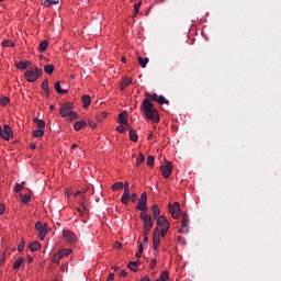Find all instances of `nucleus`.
<instances>
[{
	"instance_id": "f257e3e1",
	"label": "nucleus",
	"mask_w": 281,
	"mask_h": 281,
	"mask_svg": "<svg viewBox=\"0 0 281 281\" xmlns=\"http://www.w3.org/2000/svg\"><path fill=\"white\" fill-rule=\"evenodd\" d=\"M145 99L140 106V111H143L144 115H146L147 120H151L153 122H159V112L155 109L153 102H158L159 95L157 93L150 94L148 92L145 93ZM153 100V102H150Z\"/></svg>"
},
{
	"instance_id": "f03ea898",
	"label": "nucleus",
	"mask_w": 281,
	"mask_h": 281,
	"mask_svg": "<svg viewBox=\"0 0 281 281\" xmlns=\"http://www.w3.org/2000/svg\"><path fill=\"white\" fill-rule=\"evenodd\" d=\"M43 76V69L35 67L34 70H26L24 72V78H26V80L29 82H36L38 78H41Z\"/></svg>"
},
{
	"instance_id": "7ed1b4c3",
	"label": "nucleus",
	"mask_w": 281,
	"mask_h": 281,
	"mask_svg": "<svg viewBox=\"0 0 281 281\" xmlns=\"http://www.w3.org/2000/svg\"><path fill=\"white\" fill-rule=\"evenodd\" d=\"M139 216L144 222V225H143L144 234H148L150 229H153V226L155 225V222H153V216L146 214L145 212L140 213Z\"/></svg>"
},
{
	"instance_id": "20e7f679",
	"label": "nucleus",
	"mask_w": 281,
	"mask_h": 281,
	"mask_svg": "<svg viewBox=\"0 0 281 281\" xmlns=\"http://www.w3.org/2000/svg\"><path fill=\"white\" fill-rule=\"evenodd\" d=\"M148 194L146 192H143L140 194V198L138 200V203L136 205V210H139L140 212H146L148 210Z\"/></svg>"
},
{
	"instance_id": "39448f33",
	"label": "nucleus",
	"mask_w": 281,
	"mask_h": 281,
	"mask_svg": "<svg viewBox=\"0 0 281 281\" xmlns=\"http://www.w3.org/2000/svg\"><path fill=\"white\" fill-rule=\"evenodd\" d=\"M74 111V103L66 102L59 109V115L63 117H68L69 114Z\"/></svg>"
},
{
	"instance_id": "423d86ee",
	"label": "nucleus",
	"mask_w": 281,
	"mask_h": 281,
	"mask_svg": "<svg viewBox=\"0 0 281 281\" xmlns=\"http://www.w3.org/2000/svg\"><path fill=\"white\" fill-rule=\"evenodd\" d=\"M169 212L172 218H179L181 216V204L179 202H175L173 205L169 203Z\"/></svg>"
},
{
	"instance_id": "0eeeda50",
	"label": "nucleus",
	"mask_w": 281,
	"mask_h": 281,
	"mask_svg": "<svg viewBox=\"0 0 281 281\" xmlns=\"http://www.w3.org/2000/svg\"><path fill=\"white\" fill-rule=\"evenodd\" d=\"M160 172L165 179L170 178V175H172V162L166 161L165 165L160 167Z\"/></svg>"
},
{
	"instance_id": "6e6552de",
	"label": "nucleus",
	"mask_w": 281,
	"mask_h": 281,
	"mask_svg": "<svg viewBox=\"0 0 281 281\" xmlns=\"http://www.w3.org/2000/svg\"><path fill=\"white\" fill-rule=\"evenodd\" d=\"M35 229L38 232L40 240H45V236H47V226H44L42 222H36Z\"/></svg>"
},
{
	"instance_id": "1a4fd4ad",
	"label": "nucleus",
	"mask_w": 281,
	"mask_h": 281,
	"mask_svg": "<svg viewBox=\"0 0 281 281\" xmlns=\"http://www.w3.org/2000/svg\"><path fill=\"white\" fill-rule=\"evenodd\" d=\"M188 225H189L188 213H183L179 234H188V232H190V229L188 228Z\"/></svg>"
},
{
	"instance_id": "9d476101",
	"label": "nucleus",
	"mask_w": 281,
	"mask_h": 281,
	"mask_svg": "<svg viewBox=\"0 0 281 281\" xmlns=\"http://www.w3.org/2000/svg\"><path fill=\"white\" fill-rule=\"evenodd\" d=\"M156 225H157L158 227L164 228V229H170V222H168V220H167L166 216H164V215H160V216L157 218Z\"/></svg>"
},
{
	"instance_id": "9b49d317",
	"label": "nucleus",
	"mask_w": 281,
	"mask_h": 281,
	"mask_svg": "<svg viewBox=\"0 0 281 281\" xmlns=\"http://www.w3.org/2000/svg\"><path fill=\"white\" fill-rule=\"evenodd\" d=\"M63 236L66 238L67 243H76L78 240L76 234L70 231H63Z\"/></svg>"
},
{
	"instance_id": "f8f14e48",
	"label": "nucleus",
	"mask_w": 281,
	"mask_h": 281,
	"mask_svg": "<svg viewBox=\"0 0 281 281\" xmlns=\"http://www.w3.org/2000/svg\"><path fill=\"white\" fill-rule=\"evenodd\" d=\"M128 201H131V188L126 187L121 196V203H123V205H128Z\"/></svg>"
},
{
	"instance_id": "ddd939ff",
	"label": "nucleus",
	"mask_w": 281,
	"mask_h": 281,
	"mask_svg": "<svg viewBox=\"0 0 281 281\" xmlns=\"http://www.w3.org/2000/svg\"><path fill=\"white\" fill-rule=\"evenodd\" d=\"M10 137H12V127H10V125H4L2 130V139L10 142Z\"/></svg>"
},
{
	"instance_id": "4468645a",
	"label": "nucleus",
	"mask_w": 281,
	"mask_h": 281,
	"mask_svg": "<svg viewBox=\"0 0 281 281\" xmlns=\"http://www.w3.org/2000/svg\"><path fill=\"white\" fill-rule=\"evenodd\" d=\"M117 122L122 125V124H125L127 125L128 124V113H126V111H122L119 116H117Z\"/></svg>"
},
{
	"instance_id": "2eb2a0df",
	"label": "nucleus",
	"mask_w": 281,
	"mask_h": 281,
	"mask_svg": "<svg viewBox=\"0 0 281 281\" xmlns=\"http://www.w3.org/2000/svg\"><path fill=\"white\" fill-rule=\"evenodd\" d=\"M151 212H153V218L154 220H158L159 216H161V215H159V214H161V210L159 209V205H157V204H154L151 206Z\"/></svg>"
},
{
	"instance_id": "dca6fc26",
	"label": "nucleus",
	"mask_w": 281,
	"mask_h": 281,
	"mask_svg": "<svg viewBox=\"0 0 281 281\" xmlns=\"http://www.w3.org/2000/svg\"><path fill=\"white\" fill-rule=\"evenodd\" d=\"M154 244L159 245L161 243V237L159 236V226L154 229Z\"/></svg>"
},
{
	"instance_id": "f3484780",
	"label": "nucleus",
	"mask_w": 281,
	"mask_h": 281,
	"mask_svg": "<svg viewBox=\"0 0 281 281\" xmlns=\"http://www.w3.org/2000/svg\"><path fill=\"white\" fill-rule=\"evenodd\" d=\"M128 85H133V78L131 77H126L123 79V81L121 82V91H124V89H126Z\"/></svg>"
},
{
	"instance_id": "a211bd4d",
	"label": "nucleus",
	"mask_w": 281,
	"mask_h": 281,
	"mask_svg": "<svg viewBox=\"0 0 281 281\" xmlns=\"http://www.w3.org/2000/svg\"><path fill=\"white\" fill-rule=\"evenodd\" d=\"M29 249H31L32 251H38V249H41V241L35 240L30 243Z\"/></svg>"
},
{
	"instance_id": "6ab92c4d",
	"label": "nucleus",
	"mask_w": 281,
	"mask_h": 281,
	"mask_svg": "<svg viewBox=\"0 0 281 281\" xmlns=\"http://www.w3.org/2000/svg\"><path fill=\"white\" fill-rule=\"evenodd\" d=\"M81 100H82V103H83L82 106H83L85 109H88V106L91 104V97L85 94V95L81 97Z\"/></svg>"
},
{
	"instance_id": "aec40b11",
	"label": "nucleus",
	"mask_w": 281,
	"mask_h": 281,
	"mask_svg": "<svg viewBox=\"0 0 281 281\" xmlns=\"http://www.w3.org/2000/svg\"><path fill=\"white\" fill-rule=\"evenodd\" d=\"M130 139L131 142H134V143H137V140L139 139L137 132H135V130L133 128H130Z\"/></svg>"
},
{
	"instance_id": "412c9836",
	"label": "nucleus",
	"mask_w": 281,
	"mask_h": 281,
	"mask_svg": "<svg viewBox=\"0 0 281 281\" xmlns=\"http://www.w3.org/2000/svg\"><path fill=\"white\" fill-rule=\"evenodd\" d=\"M42 89L45 91L46 95H49V80L44 79L42 82Z\"/></svg>"
},
{
	"instance_id": "4be33fe9",
	"label": "nucleus",
	"mask_w": 281,
	"mask_h": 281,
	"mask_svg": "<svg viewBox=\"0 0 281 281\" xmlns=\"http://www.w3.org/2000/svg\"><path fill=\"white\" fill-rule=\"evenodd\" d=\"M87 126V122L85 121H77L74 125L75 131H80L81 128H85Z\"/></svg>"
},
{
	"instance_id": "5701e85b",
	"label": "nucleus",
	"mask_w": 281,
	"mask_h": 281,
	"mask_svg": "<svg viewBox=\"0 0 281 281\" xmlns=\"http://www.w3.org/2000/svg\"><path fill=\"white\" fill-rule=\"evenodd\" d=\"M27 65H32V63L31 61H20V63L15 64V67L18 69L23 70V69H27Z\"/></svg>"
},
{
	"instance_id": "b1692460",
	"label": "nucleus",
	"mask_w": 281,
	"mask_h": 281,
	"mask_svg": "<svg viewBox=\"0 0 281 281\" xmlns=\"http://www.w3.org/2000/svg\"><path fill=\"white\" fill-rule=\"evenodd\" d=\"M47 47H49V42H47V40H44L40 43L38 50L46 52Z\"/></svg>"
},
{
	"instance_id": "393cba45",
	"label": "nucleus",
	"mask_w": 281,
	"mask_h": 281,
	"mask_svg": "<svg viewBox=\"0 0 281 281\" xmlns=\"http://www.w3.org/2000/svg\"><path fill=\"white\" fill-rule=\"evenodd\" d=\"M20 199H21L22 203H24V205H27V203L30 201H32V196L27 193L26 194H21Z\"/></svg>"
},
{
	"instance_id": "a878e982",
	"label": "nucleus",
	"mask_w": 281,
	"mask_h": 281,
	"mask_svg": "<svg viewBox=\"0 0 281 281\" xmlns=\"http://www.w3.org/2000/svg\"><path fill=\"white\" fill-rule=\"evenodd\" d=\"M35 122V124L37 125V128L42 130L45 128V121L38 119V117H35L33 120Z\"/></svg>"
},
{
	"instance_id": "bb28decb",
	"label": "nucleus",
	"mask_w": 281,
	"mask_h": 281,
	"mask_svg": "<svg viewBox=\"0 0 281 281\" xmlns=\"http://www.w3.org/2000/svg\"><path fill=\"white\" fill-rule=\"evenodd\" d=\"M150 59H148V57H138V63L140 65V67H143V69H146V65H148Z\"/></svg>"
},
{
	"instance_id": "cd10ccee",
	"label": "nucleus",
	"mask_w": 281,
	"mask_h": 281,
	"mask_svg": "<svg viewBox=\"0 0 281 281\" xmlns=\"http://www.w3.org/2000/svg\"><path fill=\"white\" fill-rule=\"evenodd\" d=\"M55 91L57 93H60L61 95H65V93H67V90L60 88L59 81L55 82Z\"/></svg>"
},
{
	"instance_id": "c85d7f7f",
	"label": "nucleus",
	"mask_w": 281,
	"mask_h": 281,
	"mask_svg": "<svg viewBox=\"0 0 281 281\" xmlns=\"http://www.w3.org/2000/svg\"><path fill=\"white\" fill-rule=\"evenodd\" d=\"M44 71H45V74H48L49 76H52V74H54V65H52V64L45 65Z\"/></svg>"
},
{
	"instance_id": "c756f323",
	"label": "nucleus",
	"mask_w": 281,
	"mask_h": 281,
	"mask_svg": "<svg viewBox=\"0 0 281 281\" xmlns=\"http://www.w3.org/2000/svg\"><path fill=\"white\" fill-rule=\"evenodd\" d=\"M137 265H139V261H131L127 267L131 271H137Z\"/></svg>"
},
{
	"instance_id": "7c9ffc66",
	"label": "nucleus",
	"mask_w": 281,
	"mask_h": 281,
	"mask_svg": "<svg viewBox=\"0 0 281 281\" xmlns=\"http://www.w3.org/2000/svg\"><path fill=\"white\" fill-rule=\"evenodd\" d=\"M33 137H43V135H45V131L43 130H34L32 133Z\"/></svg>"
},
{
	"instance_id": "2f4dec72",
	"label": "nucleus",
	"mask_w": 281,
	"mask_h": 281,
	"mask_svg": "<svg viewBox=\"0 0 281 281\" xmlns=\"http://www.w3.org/2000/svg\"><path fill=\"white\" fill-rule=\"evenodd\" d=\"M23 262H24V259L22 257L16 259L15 262L13 263V269H20Z\"/></svg>"
},
{
	"instance_id": "473e14b6",
	"label": "nucleus",
	"mask_w": 281,
	"mask_h": 281,
	"mask_svg": "<svg viewBox=\"0 0 281 281\" xmlns=\"http://www.w3.org/2000/svg\"><path fill=\"white\" fill-rule=\"evenodd\" d=\"M146 161V156L144 154H139L137 160H136V166H142Z\"/></svg>"
},
{
	"instance_id": "72a5a7b5",
	"label": "nucleus",
	"mask_w": 281,
	"mask_h": 281,
	"mask_svg": "<svg viewBox=\"0 0 281 281\" xmlns=\"http://www.w3.org/2000/svg\"><path fill=\"white\" fill-rule=\"evenodd\" d=\"M122 188H124V183L123 182H116V183L112 184V187H111V189L113 191L122 190Z\"/></svg>"
},
{
	"instance_id": "f704fd0d",
	"label": "nucleus",
	"mask_w": 281,
	"mask_h": 281,
	"mask_svg": "<svg viewBox=\"0 0 281 281\" xmlns=\"http://www.w3.org/2000/svg\"><path fill=\"white\" fill-rule=\"evenodd\" d=\"M60 260H63V257L60 256L59 252L57 255H54L52 258V262H54L55 265H58Z\"/></svg>"
},
{
	"instance_id": "c9c22d12",
	"label": "nucleus",
	"mask_w": 281,
	"mask_h": 281,
	"mask_svg": "<svg viewBox=\"0 0 281 281\" xmlns=\"http://www.w3.org/2000/svg\"><path fill=\"white\" fill-rule=\"evenodd\" d=\"M158 104H170V101L164 95H158Z\"/></svg>"
},
{
	"instance_id": "e433bc0d",
	"label": "nucleus",
	"mask_w": 281,
	"mask_h": 281,
	"mask_svg": "<svg viewBox=\"0 0 281 281\" xmlns=\"http://www.w3.org/2000/svg\"><path fill=\"white\" fill-rule=\"evenodd\" d=\"M158 279H160V281H167L170 279V276L168 274V271H164Z\"/></svg>"
},
{
	"instance_id": "4c0bfd02",
	"label": "nucleus",
	"mask_w": 281,
	"mask_h": 281,
	"mask_svg": "<svg viewBox=\"0 0 281 281\" xmlns=\"http://www.w3.org/2000/svg\"><path fill=\"white\" fill-rule=\"evenodd\" d=\"M2 46L3 47H14V42H12V40H7V41L2 42Z\"/></svg>"
},
{
	"instance_id": "58836bf2",
	"label": "nucleus",
	"mask_w": 281,
	"mask_h": 281,
	"mask_svg": "<svg viewBox=\"0 0 281 281\" xmlns=\"http://www.w3.org/2000/svg\"><path fill=\"white\" fill-rule=\"evenodd\" d=\"M59 256L61 257V258H65V256H69V254H71V250H69V249H61V250H59Z\"/></svg>"
},
{
	"instance_id": "ea45409f",
	"label": "nucleus",
	"mask_w": 281,
	"mask_h": 281,
	"mask_svg": "<svg viewBox=\"0 0 281 281\" xmlns=\"http://www.w3.org/2000/svg\"><path fill=\"white\" fill-rule=\"evenodd\" d=\"M142 254H144V244H140L138 247V251L136 252V258H142Z\"/></svg>"
},
{
	"instance_id": "a19ab883",
	"label": "nucleus",
	"mask_w": 281,
	"mask_h": 281,
	"mask_svg": "<svg viewBox=\"0 0 281 281\" xmlns=\"http://www.w3.org/2000/svg\"><path fill=\"white\" fill-rule=\"evenodd\" d=\"M23 186H25V181L22 183H16L14 187V192H21V190H23Z\"/></svg>"
},
{
	"instance_id": "79ce46f5",
	"label": "nucleus",
	"mask_w": 281,
	"mask_h": 281,
	"mask_svg": "<svg viewBox=\"0 0 281 281\" xmlns=\"http://www.w3.org/2000/svg\"><path fill=\"white\" fill-rule=\"evenodd\" d=\"M77 211L79 214H85V212H89V209H87V204H82V207H77Z\"/></svg>"
},
{
	"instance_id": "37998d69",
	"label": "nucleus",
	"mask_w": 281,
	"mask_h": 281,
	"mask_svg": "<svg viewBox=\"0 0 281 281\" xmlns=\"http://www.w3.org/2000/svg\"><path fill=\"white\" fill-rule=\"evenodd\" d=\"M139 8H142V1H139L136 4H134L135 16H137V14H139Z\"/></svg>"
},
{
	"instance_id": "c03bdc74",
	"label": "nucleus",
	"mask_w": 281,
	"mask_h": 281,
	"mask_svg": "<svg viewBox=\"0 0 281 281\" xmlns=\"http://www.w3.org/2000/svg\"><path fill=\"white\" fill-rule=\"evenodd\" d=\"M68 117L70 122H74V120H78V113L72 111L71 113L68 114Z\"/></svg>"
},
{
	"instance_id": "a18cd8bd",
	"label": "nucleus",
	"mask_w": 281,
	"mask_h": 281,
	"mask_svg": "<svg viewBox=\"0 0 281 281\" xmlns=\"http://www.w3.org/2000/svg\"><path fill=\"white\" fill-rule=\"evenodd\" d=\"M147 166H150V167L155 166V157L153 156L147 157Z\"/></svg>"
},
{
	"instance_id": "49530a36",
	"label": "nucleus",
	"mask_w": 281,
	"mask_h": 281,
	"mask_svg": "<svg viewBox=\"0 0 281 281\" xmlns=\"http://www.w3.org/2000/svg\"><path fill=\"white\" fill-rule=\"evenodd\" d=\"M9 102H10V98H8V97H3V98L0 100V104H1L2 106H5Z\"/></svg>"
},
{
	"instance_id": "de8ad7c7",
	"label": "nucleus",
	"mask_w": 281,
	"mask_h": 281,
	"mask_svg": "<svg viewBox=\"0 0 281 281\" xmlns=\"http://www.w3.org/2000/svg\"><path fill=\"white\" fill-rule=\"evenodd\" d=\"M168 229H170V228H161L159 231V236H161V238H164L166 236V234H168Z\"/></svg>"
},
{
	"instance_id": "09e8293b",
	"label": "nucleus",
	"mask_w": 281,
	"mask_h": 281,
	"mask_svg": "<svg viewBox=\"0 0 281 281\" xmlns=\"http://www.w3.org/2000/svg\"><path fill=\"white\" fill-rule=\"evenodd\" d=\"M23 249H25V241H20L18 245V251H23Z\"/></svg>"
},
{
	"instance_id": "8fccbe9b",
	"label": "nucleus",
	"mask_w": 281,
	"mask_h": 281,
	"mask_svg": "<svg viewBox=\"0 0 281 281\" xmlns=\"http://www.w3.org/2000/svg\"><path fill=\"white\" fill-rule=\"evenodd\" d=\"M106 115V112H102L101 116H97V122H102V120H105Z\"/></svg>"
},
{
	"instance_id": "3c124183",
	"label": "nucleus",
	"mask_w": 281,
	"mask_h": 281,
	"mask_svg": "<svg viewBox=\"0 0 281 281\" xmlns=\"http://www.w3.org/2000/svg\"><path fill=\"white\" fill-rule=\"evenodd\" d=\"M116 131H117V133H124L126 131V127L123 125H119V126H116Z\"/></svg>"
},
{
	"instance_id": "603ef678",
	"label": "nucleus",
	"mask_w": 281,
	"mask_h": 281,
	"mask_svg": "<svg viewBox=\"0 0 281 281\" xmlns=\"http://www.w3.org/2000/svg\"><path fill=\"white\" fill-rule=\"evenodd\" d=\"M130 200L132 201V203H135L137 201V193H133L132 195H130Z\"/></svg>"
},
{
	"instance_id": "864d4df0",
	"label": "nucleus",
	"mask_w": 281,
	"mask_h": 281,
	"mask_svg": "<svg viewBox=\"0 0 281 281\" xmlns=\"http://www.w3.org/2000/svg\"><path fill=\"white\" fill-rule=\"evenodd\" d=\"M5 213V204H0V216Z\"/></svg>"
},
{
	"instance_id": "5fc2aeb1",
	"label": "nucleus",
	"mask_w": 281,
	"mask_h": 281,
	"mask_svg": "<svg viewBox=\"0 0 281 281\" xmlns=\"http://www.w3.org/2000/svg\"><path fill=\"white\" fill-rule=\"evenodd\" d=\"M178 243H181V245H186V237L178 236Z\"/></svg>"
},
{
	"instance_id": "6e6d98bb",
	"label": "nucleus",
	"mask_w": 281,
	"mask_h": 281,
	"mask_svg": "<svg viewBox=\"0 0 281 281\" xmlns=\"http://www.w3.org/2000/svg\"><path fill=\"white\" fill-rule=\"evenodd\" d=\"M150 269H155V267H157V260H151L150 265H149Z\"/></svg>"
},
{
	"instance_id": "4d7b16f0",
	"label": "nucleus",
	"mask_w": 281,
	"mask_h": 281,
	"mask_svg": "<svg viewBox=\"0 0 281 281\" xmlns=\"http://www.w3.org/2000/svg\"><path fill=\"white\" fill-rule=\"evenodd\" d=\"M44 5H45V8H50V5H52V0H45V1H44Z\"/></svg>"
},
{
	"instance_id": "13d9d810",
	"label": "nucleus",
	"mask_w": 281,
	"mask_h": 281,
	"mask_svg": "<svg viewBox=\"0 0 281 281\" xmlns=\"http://www.w3.org/2000/svg\"><path fill=\"white\" fill-rule=\"evenodd\" d=\"M143 243L146 245L148 243V234L144 233Z\"/></svg>"
},
{
	"instance_id": "bf43d9fd",
	"label": "nucleus",
	"mask_w": 281,
	"mask_h": 281,
	"mask_svg": "<svg viewBox=\"0 0 281 281\" xmlns=\"http://www.w3.org/2000/svg\"><path fill=\"white\" fill-rule=\"evenodd\" d=\"M114 247H115V249H121L122 248V243L115 241Z\"/></svg>"
},
{
	"instance_id": "052dcab7",
	"label": "nucleus",
	"mask_w": 281,
	"mask_h": 281,
	"mask_svg": "<svg viewBox=\"0 0 281 281\" xmlns=\"http://www.w3.org/2000/svg\"><path fill=\"white\" fill-rule=\"evenodd\" d=\"M120 276H121V278H126V276H128V273L125 270H122L120 272Z\"/></svg>"
},
{
	"instance_id": "680f3d73",
	"label": "nucleus",
	"mask_w": 281,
	"mask_h": 281,
	"mask_svg": "<svg viewBox=\"0 0 281 281\" xmlns=\"http://www.w3.org/2000/svg\"><path fill=\"white\" fill-rule=\"evenodd\" d=\"M3 262H5V254H3L0 258V267L3 265Z\"/></svg>"
},
{
	"instance_id": "e2e57ef3",
	"label": "nucleus",
	"mask_w": 281,
	"mask_h": 281,
	"mask_svg": "<svg viewBox=\"0 0 281 281\" xmlns=\"http://www.w3.org/2000/svg\"><path fill=\"white\" fill-rule=\"evenodd\" d=\"M30 148H31V150H35V149H36V144L31 143V144H30Z\"/></svg>"
},
{
	"instance_id": "0e129e2a",
	"label": "nucleus",
	"mask_w": 281,
	"mask_h": 281,
	"mask_svg": "<svg viewBox=\"0 0 281 281\" xmlns=\"http://www.w3.org/2000/svg\"><path fill=\"white\" fill-rule=\"evenodd\" d=\"M89 126L91 127V128H95V126H98L94 122H89Z\"/></svg>"
},
{
	"instance_id": "69168bd1",
	"label": "nucleus",
	"mask_w": 281,
	"mask_h": 281,
	"mask_svg": "<svg viewBox=\"0 0 281 281\" xmlns=\"http://www.w3.org/2000/svg\"><path fill=\"white\" fill-rule=\"evenodd\" d=\"M140 281H150V277L145 276Z\"/></svg>"
},
{
	"instance_id": "338daca9",
	"label": "nucleus",
	"mask_w": 281,
	"mask_h": 281,
	"mask_svg": "<svg viewBox=\"0 0 281 281\" xmlns=\"http://www.w3.org/2000/svg\"><path fill=\"white\" fill-rule=\"evenodd\" d=\"M153 247H154V250L157 251V249H159V244H155V243H154V246H153Z\"/></svg>"
},
{
	"instance_id": "774afa93",
	"label": "nucleus",
	"mask_w": 281,
	"mask_h": 281,
	"mask_svg": "<svg viewBox=\"0 0 281 281\" xmlns=\"http://www.w3.org/2000/svg\"><path fill=\"white\" fill-rule=\"evenodd\" d=\"M32 260H33L32 256L29 255V256H27V262H29V265L32 263Z\"/></svg>"
}]
</instances>
